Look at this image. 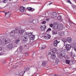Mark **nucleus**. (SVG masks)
I'll return each instance as SVG.
<instances>
[{"label": "nucleus", "mask_w": 76, "mask_h": 76, "mask_svg": "<svg viewBox=\"0 0 76 76\" xmlns=\"http://www.w3.org/2000/svg\"><path fill=\"white\" fill-rule=\"evenodd\" d=\"M7 47L8 48H12L13 47V45L12 44H9L7 46Z\"/></svg>", "instance_id": "nucleus-16"}, {"label": "nucleus", "mask_w": 76, "mask_h": 76, "mask_svg": "<svg viewBox=\"0 0 76 76\" xmlns=\"http://www.w3.org/2000/svg\"><path fill=\"white\" fill-rule=\"evenodd\" d=\"M4 13L5 14V16L6 17V18H9V17H10V16L11 15V14L12 13L10 11L9 12H6L4 11Z\"/></svg>", "instance_id": "nucleus-3"}, {"label": "nucleus", "mask_w": 76, "mask_h": 76, "mask_svg": "<svg viewBox=\"0 0 76 76\" xmlns=\"http://www.w3.org/2000/svg\"><path fill=\"white\" fill-rule=\"evenodd\" d=\"M62 41H63V42H67V39H66L65 38L63 39H62Z\"/></svg>", "instance_id": "nucleus-26"}, {"label": "nucleus", "mask_w": 76, "mask_h": 76, "mask_svg": "<svg viewBox=\"0 0 76 76\" xmlns=\"http://www.w3.org/2000/svg\"><path fill=\"white\" fill-rule=\"evenodd\" d=\"M74 50L75 51H76V48H74Z\"/></svg>", "instance_id": "nucleus-50"}, {"label": "nucleus", "mask_w": 76, "mask_h": 76, "mask_svg": "<svg viewBox=\"0 0 76 76\" xmlns=\"http://www.w3.org/2000/svg\"><path fill=\"white\" fill-rule=\"evenodd\" d=\"M19 50L20 52H22V48L20 47Z\"/></svg>", "instance_id": "nucleus-36"}, {"label": "nucleus", "mask_w": 76, "mask_h": 76, "mask_svg": "<svg viewBox=\"0 0 76 76\" xmlns=\"http://www.w3.org/2000/svg\"><path fill=\"white\" fill-rule=\"evenodd\" d=\"M66 41L68 42H72V38L70 37H68L66 39Z\"/></svg>", "instance_id": "nucleus-11"}, {"label": "nucleus", "mask_w": 76, "mask_h": 76, "mask_svg": "<svg viewBox=\"0 0 76 76\" xmlns=\"http://www.w3.org/2000/svg\"><path fill=\"white\" fill-rule=\"evenodd\" d=\"M48 55H51V51L48 53Z\"/></svg>", "instance_id": "nucleus-47"}, {"label": "nucleus", "mask_w": 76, "mask_h": 76, "mask_svg": "<svg viewBox=\"0 0 76 76\" xmlns=\"http://www.w3.org/2000/svg\"><path fill=\"white\" fill-rule=\"evenodd\" d=\"M7 40H5V43L6 44H7Z\"/></svg>", "instance_id": "nucleus-44"}, {"label": "nucleus", "mask_w": 76, "mask_h": 76, "mask_svg": "<svg viewBox=\"0 0 76 76\" xmlns=\"http://www.w3.org/2000/svg\"><path fill=\"white\" fill-rule=\"evenodd\" d=\"M44 37L45 39H46V40L49 39H50V38H51V36L50 35V34H45Z\"/></svg>", "instance_id": "nucleus-4"}, {"label": "nucleus", "mask_w": 76, "mask_h": 76, "mask_svg": "<svg viewBox=\"0 0 76 76\" xmlns=\"http://www.w3.org/2000/svg\"><path fill=\"white\" fill-rule=\"evenodd\" d=\"M54 76H58L57 75H55Z\"/></svg>", "instance_id": "nucleus-53"}, {"label": "nucleus", "mask_w": 76, "mask_h": 76, "mask_svg": "<svg viewBox=\"0 0 76 76\" xmlns=\"http://www.w3.org/2000/svg\"><path fill=\"white\" fill-rule=\"evenodd\" d=\"M27 19L28 22H32V19L31 18H28Z\"/></svg>", "instance_id": "nucleus-30"}, {"label": "nucleus", "mask_w": 76, "mask_h": 76, "mask_svg": "<svg viewBox=\"0 0 76 76\" xmlns=\"http://www.w3.org/2000/svg\"><path fill=\"white\" fill-rule=\"evenodd\" d=\"M60 55H61L62 56L64 57L66 54H65V53H64V51H62L60 52Z\"/></svg>", "instance_id": "nucleus-14"}, {"label": "nucleus", "mask_w": 76, "mask_h": 76, "mask_svg": "<svg viewBox=\"0 0 76 76\" xmlns=\"http://www.w3.org/2000/svg\"><path fill=\"white\" fill-rule=\"evenodd\" d=\"M34 54H35V55H36V54H34L32 55V56H34Z\"/></svg>", "instance_id": "nucleus-54"}, {"label": "nucleus", "mask_w": 76, "mask_h": 76, "mask_svg": "<svg viewBox=\"0 0 76 76\" xmlns=\"http://www.w3.org/2000/svg\"><path fill=\"white\" fill-rule=\"evenodd\" d=\"M51 31V28H49L47 30V32H48V31Z\"/></svg>", "instance_id": "nucleus-38"}, {"label": "nucleus", "mask_w": 76, "mask_h": 76, "mask_svg": "<svg viewBox=\"0 0 76 76\" xmlns=\"http://www.w3.org/2000/svg\"><path fill=\"white\" fill-rule=\"evenodd\" d=\"M52 53H55L57 52V49L56 48H53L52 49Z\"/></svg>", "instance_id": "nucleus-18"}, {"label": "nucleus", "mask_w": 76, "mask_h": 76, "mask_svg": "<svg viewBox=\"0 0 76 76\" xmlns=\"http://www.w3.org/2000/svg\"><path fill=\"white\" fill-rule=\"evenodd\" d=\"M74 25H76V24H75V23H74Z\"/></svg>", "instance_id": "nucleus-55"}, {"label": "nucleus", "mask_w": 76, "mask_h": 76, "mask_svg": "<svg viewBox=\"0 0 76 76\" xmlns=\"http://www.w3.org/2000/svg\"><path fill=\"white\" fill-rule=\"evenodd\" d=\"M0 55H1V54H0Z\"/></svg>", "instance_id": "nucleus-58"}, {"label": "nucleus", "mask_w": 76, "mask_h": 76, "mask_svg": "<svg viewBox=\"0 0 76 76\" xmlns=\"http://www.w3.org/2000/svg\"><path fill=\"white\" fill-rule=\"evenodd\" d=\"M61 19H62V18H61V15L59 16L58 17V20H61Z\"/></svg>", "instance_id": "nucleus-29"}, {"label": "nucleus", "mask_w": 76, "mask_h": 76, "mask_svg": "<svg viewBox=\"0 0 76 76\" xmlns=\"http://www.w3.org/2000/svg\"><path fill=\"white\" fill-rule=\"evenodd\" d=\"M25 54L26 56H28L29 55V54H28V53H25Z\"/></svg>", "instance_id": "nucleus-43"}, {"label": "nucleus", "mask_w": 76, "mask_h": 76, "mask_svg": "<svg viewBox=\"0 0 76 76\" xmlns=\"http://www.w3.org/2000/svg\"><path fill=\"white\" fill-rule=\"evenodd\" d=\"M28 20H27V19L25 21L24 23H28Z\"/></svg>", "instance_id": "nucleus-40"}, {"label": "nucleus", "mask_w": 76, "mask_h": 76, "mask_svg": "<svg viewBox=\"0 0 76 76\" xmlns=\"http://www.w3.org/2000/svg\"><path fill=\"white\" fill-rule=\"evenodd\" d=\"M4 63H5V61H4L3 62H2V64H4Z\"/></svg>", "instance_id": "nucleus-48"}, {"label": "nucleus", "mask_w": 76, "mask_h": 76, "mask_svg": "<svg viewBox=\"0 0 76 76\" xmlns=\"http://www.w3.org/2000/svg\"><path fill=\"white\" fill-rule=\"evenodd\" d=\"M46 26L45 25H44L42 26L41 27V29L42 31H44L46 29Z\"/></svg>", "instance_id": "nucleus-12"}, {"label": "nucleus", "mask_w": 76, "mask_h": 76, "mask_svg": "<svg viewBox=\"0 0 76 76\" xmlns=\"http://www.w3.org/2000/svg\"><path fill=\"white\" fill-rule=\"evenodd\" d=\"M18 32L20 35H22L24 32V31L23 30H18Z\"/></svg>", "instance_id": "nucleus-10"}, {"label": "nucleus", "mask_w": 76, "mask_h": 76, "mask_svg": "<svg viewBox=\"0 0 76 76\" xmlns=\"http://www.w3.org/2000/svg\"><path fill=\"white\" fill-rule=\"evenodd\" d=\"M7 1V0H3L2 2L4 3H6Z\"/></svg>", "instance_id": "nucleus-33"}, {"label": "nucleus", "mask_w": 76, "mask_h": 76, "mask_svg": "<svg viewBox=\"0 0 76 76\" xmlns=\"http://www.w3.org/2000/svg\"><path fill=\"white\" fill-rule=\"evenodd\" d=\"M66 0V2L67 3H69L70 4H71L72 3V2L71 1H70V0Z\"/></svg>", "instance_id": "nucleus-31"}, {"label": "nucleus", "mask_w": 76, "mask_h": 76, "mask_svg": "<svg viewBox=\"0 0 76 76\" xmlns=\"http://www.w3.org/2000/svg\"><path fill=\"white\" fill-rule=\"evenodd\" d=\"M51 16L52 18H56L57 16V13L54 12L51 15Z\"/></svg>", "instance_id": "nucleus-9"}, {"label": "nucleus", "mask_w": 76, "mask_h": 76, "mask_svg": "<svg viewBox=\"0 0 76 76\" xmlns=\"http://www.w3.org/2000/svg\"><path fill=\"white\" fill-rule=\"evenodd\" d=\"M2 50V48L0 47V51H1Z\"/></svg>", "instance_id": "nucleus-49"}, {"label": "nucleus", "mask_w": 76, "mask_h": 76, "mask_svg": "<svg viewBox=\"0 0 76 76\" xmlns=\"http://www.w3.org/2000/svg\"><path fill=\"white\" fill-rule=\"evenodd\" d=\"M46 23V22L45 21H43L42 22V24L43 25L44 24H45V23Z\"/></svg>", "instance_id": "nucleus-37"}, {"label": "nucleus", "mask_w": 76, "mask_h": 76, "mask_svg": "<svg viewBox=\"0 0 76 76\" xmlns=\"http://www.w3.org/2000/svg\"><path fill=\"white\" fill-rule=\"evenodd\" d=\"M61 25H60V29H63V26H62L61 27Z\"/></svg>", "instance_id": "nucleus-41"}, {"label": "nucleus", "mask_w": 76, "mask_h": 76, "mask_svg": "<svg viewBox=\"0 0 76 76\" xmlns=\"http://www.w3.org/2000/svg\"><path fill=\"white\" fill-rule=\"evenodd\" d=\"M72 48H75V47H76V44L75 43H74L72 44Z\"/></svg>", "instance_id": "nucleus-28"}, {"label": "nucleus", "mask_w": 76, "mask_h": 76, "mask_svg": "<svg viewBox=\"0 0 76 76\" xmlns=\"http://www.w3.org/2000/svg\"><path fill=\"white\" fill-rule=\"evenodd\" d=\"M19 42H20V40L19 39H17L15 41V42L16 44H19Z\"/></svg>", "instance_id": "nucleus-23"}, {"label": "nucleus", "mask_w": 76, "mask_h": 76, "mask_svg": "<svg viewBox=\"0 0 76 76\" xmlns=\"http://www.w3.org/2000/svg\"><path fill=\"white\" fill-rule=\"evenodd\" d=\"M52 3V2H50V3L48 4V5H51Z\"/></svg>", "instance_id": "nucleus-46"}, {"label": "nucleus", "mask_w": 76, "mask_h": 76, "mask_svg": "<svg viewBox=\"0 0 76 76\" xmlns=\"http://www.w3.org/2000/svg\"><path fill=\"white\" fill-rule=\"evenodd\" d=\"M65 62L66 64H69L70 63L71 61L70 60H67L65 61Z\"/></svg>", "instance_id": "nucleus-20"}, {"label": "nucleus", "mask_w": 76, "mask_h": 76, "mask_svg": "<svg viewBox=\"0 0 76 76\" xmlns=\"http://www.w3.org/2000/svg\"><path fill=\"white\" fill-rule=\"evenodd\" d=\"M20 10L21 12H23L25 11V7L22 6L20 7Z\"/></svg>", "instance_id": "nucleus-8"}, {"label": "nucleus", "mask_w": 76, "mask_h": 76, "mask_svg": "<svg viewBox=\"0 0 76 76\" xmlns=\"http://www.w3.org/2000/svg\"><path fill=\"white\" fill-rule=\"evenodd\" d=\"M69 54L72 57H74V54L73 53H72V52H71L69 53Z\"/></svg>", "instance_id": "nucleus-22"}, {"label": "nucleus", "mask_w": 76, "mask_h": 76, "mask_svg": "<svg viewBox=\"0 0 76 76\" xmlns=\"http://www.w3.org/2000/svg\"><path fill=\"white\" fill-rule=\"evenodd\" d=\"M51 57L53 59H55L56 57V54L55 53H52L51 55Z\"/></svg>", "instance_id": "nucleus-13"}, {"label": "nucleus", "mask_w": 76, "mask_h": 76, "mask_svg": "<svg viewBox=\"0 0 76 76\" xmlns=\"http://www.w3.org/2000/svg\"><path fill=\"white\" fill-rule=\"evenodd\" d=\"M34 74H35V73H34Z\"/></svg>", "instance_id": "nucleus-57"}, {"label": "nucleus", "mask_w": 76, "mask_h": 76, "mask_svg": "<svg viewBox=\"0 0 76 76\" xmlns=\"http://www.w3.org/2000/svg\"><path fill=\"white\" fill-rule=\"evenodd\" d=\"M60 35L61 37H63L64 35V33L63 32H61L60 33Z\"/></svg>", "instance_id": "nucleus-25"}, {"label": "nucleus", "mask_w": 76, "mask_h": 76, "mask_svg": "<svg viewBox=\"0 0 76 76\" xmlns=\"http://www.w3.org/2000/svg\"><path fill=\"white\" fill-rule=\"evenodd\" d=\"M65 47L66 50L67 51L70 50L71 48V45L70 44H66L65 45Z\"/></svg>", "instance_id": "nucleus-5"}, {"label": "nucleus", "mask_w": 76, "mask_h": 76, "mask_svg": "<svg viewBox=\"0 0 76 76\" xmlns=\"http://www.w3.org/2000/svg\"><path fill=\"white\" fill-rule=\"evenodd\" d=\"M14 66H15V65H14V66H13V67H14Z\"/></svg>", "instance_id": "nucleus-56"}, {"label": "nucleus", "mask_w": 76, "mask_h": 76, "mask_svg": "<svg viewBox=\"0 0 76 76\" xmlns=\"http://www.w3.org/2000/svg\"><path fill=\"white\" fill-rule=\"evenodd\" d=\"M27 0H23V1H27Z\"/></svg>", "instance_id": "nucleus-52"}, {"label": "nucleus", "mask_w": 76, "mask_h": 76, "mask_svg": "<svg viewBox=\"0 0 76 76\" xmlns=\"http://www.w3.org/2000/svg\"><path fill=\"white\" fill-rule=\"evenodd\" d=\"M59 62H60L59 60L58 59H56L55 61L56 63V64H58Z\"/></svg>", "instance_id": "nucleus-27"}, {"label": "nucleus", "mask_w": 76, "mask_h": 76, "mask_svg": "<svg viewBox=\"0 0 76 76\" xmlns=\"http://www.w3.org/2000/svg\"><path fill=\"white\" fill-rule=\"evenodd\" d=\"M32 33H27L25 32L23 38V41L24 42H26L28 41V38H29L30 40H34L35 38V36L32 34Z\"/></svg>", "instance_id": "nucleus-1"}, {"label": "nucleus", "mask_w": 76, "mask_h": 76, "mask_svg": "<svg viewBox=\"0 0 76 76\" xmlns=\"http://www.w3.org/2000/svg\"><path fill=\"white\" fill-rule=\"evenodd\" d=\"M58 24L55 23L53 25V29H56L58 28Z\"/></svg>", "instance_id": "nucleus-6"}, {"label": "nucleus", "mask_w": 76, "mask_h": 76, "mask_svg": "<svg viewBox=\"0 0 76 76\" xmlns=\"http://www.w3.org/2000/svg\"><path fill=\"white\" fill-rule=\"evenodd\" d=\"M46 45H44L43 46L42 48H40V50H42L43 49H44V48H46Z\"/></svg>", "instance_id": "nucleus-24"}, {"label": "nucleus", "mask_w": 76, "mask_h": 76, "mask_svg": "<svg viewBox=\"0 0 76 76\" xmlns=\"http://www.w3.org/2000/svg\"><path fill=\"white\" fill-rule=\"evenodd\" d=\"M56 42L58 44V43H59L60 42V41H59V39H57V40H55Z\"/></svg>", "instance_id": "nucleus-34"}, {"label": "nucleus", "mask_w": 76, "mask_h": 76, "mask_svg": "<svg viewBox=\"0 0 76 76\" xmlns=\"http://www.w3.org/2000/svg\"><path fill=\"white\" fill-rule=\"evenodd\" d=\"M50 26L51 27V28H53V25L52 24H50Z\"/></svg>", "instance_id": "nucleus-42"}, {"label": "nucleus", "mask_w": 76, "mask_h": 76, "mask_svg": "<svg viewBox=\"0 0 76 76\" xmlns=\"http://www.w3.org/2000/svg\"><path fill=\"white\" fill-rule=\"evenodd\" d=\"M24 69H25V70H29V68H28V67H25Z\"/></svg>", "instance_id": "nucleus-32"}, {"label": "nucleus", "mask_w": 76, "mask_h": 76, "mask_svg": "<svg viewBox=\"0 0 76 76\" xmlns=\"http://www.w3.org/2000/svg\"><path fill=\"white\" fill-rule=\"evenodd\" d=\"M33 40H30V41L29 42V44H32V45H34Z\"/></svg>", "instance_id": "nucleus-15"}, {"label": "nucleus", "mask_w": 76, "mask_h": 76, "mask_svg": "<svg viewBox=\"0 0 76 76\" xmlns=\"http://www.w3.org/2000/svg\"><path fill=\"white\" fill-rule=\"evenodd\" d=\"M52 34L54 35L55 34H57V32L56 30H53L52 31Z\"/></svg>", "instance_id": "nucleus-19"}, {"label": "nucleus", "mask_w": 76, "mask_h": 76, "mask_svg": "<svg viewBox=\"0 0 76 76\" xmlns=\"http://www.w3.org/2000/svg\"><path fill=\"white\" fill-rule=\"evenodd\" d=\"M46 20L47 21H48L50 20V19L49 18H47L46 19Z\"/></svg>", "instance_id": "nucleus-45"}, {"label": "nucleus", "mask_w": 76, "mask_h": 76, "mask_svg": "<svg viewBox=\"0 0 76 76\" xmlns=\"http://www.w3.org/2000/svg\"><path fill=\"white\" fill-rule=\"evenodd\" d=\"M27 9L28 10H29V12H34V10H35V9L32 8V7H28Z\"/></svg>", "instance_id": "nucleus-7"}, {"label": "nucleus", "mask_w": 76, "mask_h": 76, "mask_svg": "<svg viewBox=\"0 0 76 76\" xmlns=\"http://www.w3.org/2000/svg\"><path fill=\"white\" fill-rule=\"evenodd\" d=\"M24 47H27V46L26 45H24Z\"/></svg>", "instance_id": "nucleus-51"}, {"label": "nucleus", "mask_w": 76, "mask_h": 76, "mask_svg": "<svg viewBox=\"0 0 76 76\" xmlns=\"http://www.w3.org/2000/svg\"><path fill=\"white\" fill-rule=\"evenodd\" d=\"M58 43L57 42V41L55 40L54 42V45L55 47H57V45H58Z\"/></svg>", "instance_id": "nucleus-17"}, {"label": "nucleus", "mask_w": 76, "mask_h": 76, "mask_svg": "<svg viewBox=\"0 0 76 76\" xmlns=\"http://www.w3.org/2000/svg\"><path fill=\"white\" fill-rule=\"evenodd\" d=\"M71 61L72 62V64H75V61L73 60H72Z\"/></svg>", "instance_id": "nucleus-35"}, {"label": "nucleus", "mask_w": 76, "mask_h": 76, "mask_svg": "<svg viewBox=\"0 0 76 76\" xmlns=\"http://www.w3.org/2000/svg\"><path fill=\"white\" fill-rule=\"evenodd\" d=\"M42 65L43 66H46V63L45 61H42Z\"/></svg>", "instance_id": "nucleus-21"}, {"label": "nucleus", "mask_w": 76, "mask_h": 76, "mask_svg": "<svg viewBox=\"0 0 76 76\" xmlns=\"http://www.w3.org/2000/svg\"><path fill=\"white\" fill-rule=\"evenodd\" d=\"M18 33H19V30L15 28V30H12L11 31L10 34L11 36L13 37L15 34H18Z\"/></svg>", "instance_id": "nucleus-2"}, {"label": "nucleus", "mask_w": 76, "mask_h": 76, "mask_svg": "<svg viewBox=\"0 0 76 76\" xmlns=\"http://www.w3.org/2000/svg\"><path fill=\"white\" fill-rule=\"evenodd\" d=\"M63 57L64 56H62V55H60V56L59 57V58H60L61 59L62 58H63Z\"/></svg>", "instance_id": "nucleus-39"}]
</instances>
